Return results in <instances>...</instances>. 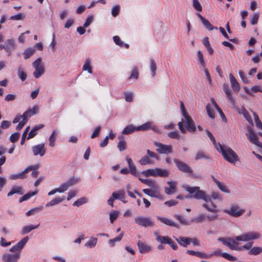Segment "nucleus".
<instances>
[{
  "mask_svg": "<svg viewBox=\"0 0 262 262\" xmlns=\"http://www.w3.org/2000/svg\"><path fill=\"white\" fill-rule=\"evenodd\" d=\"M231 86L235 93H238L240 90V85L236 78L230 73L229 75Z\"/></svg>",
  "mask_w": 262,
  "mask_h": 262,
  "instance_id": "nucleus-21",
  "label": "nucleus"
},
{
  "mask_svg": "<svg viewBox=\"0 0 262 262\" xmlns=\"http://www.w3.org/2000/svg\"><path fill=\"white\" fill-rule=\"evenodd\" d=\"M223 86L227 99L228 100L229 102H230L232 104V105L233 106H235V100L233 97L232 96V91L230 89L228 84L227 83H224Z\"/></svg>",
  "mask_w": 262,
  "mask_h": 262,
  "instance_id": "nucleus-16",
  "label": "nucleus"
},
{
  "mask_svg": "<svg viewBox=\"0 0 262 262\" xmlns=\"http://www.w3.org/2000/svg\"><path fill=\"white\" fill-rule=\"evenodd\" d=\"M125 159L127 163L129 172L130 174L134 176H139V174L137 172L136 167L135 166L132 159L128 156H126Z\"/></svg>",
  "mask_w": 262,
  "mask_h": 262,
  "instance_id": "nucleus-19",
  "label": "nucleus"
},
{
  "mask_svg": "<svg viewBox=\"0 0 262 262\" xmlns=\"http://www.w3.org/2000/svg\"><path fill=\"white\" fill-rule=\"evenodd\" d=\"M82 70L83 71H88V72L90 74L92 73V68L91 66V61L89 59H86L85 63L83 66Z\"/></svg>",
  "mask_w": 262,
  "mask_h": 262,
  "instance_id": "nucleus-49",
  "label": "nucleus"
},
{
  "mask_svg": "<svg viewBox=\"0 0 262 262\" xmlns=\"http://www.w3.org/2000/svg\"><path fill=\"white\" fill-rule=\"evenodd\" d=\"M167 184L169 185V187L165 188V193L168 195L174 193V192L176 191L177 182L173 181H168Z\"/></svg>",
  "mask_w": 262,
  "mask_h": 262,
  "instance_id": "nucleus-27",
  "label": "nucleus"
},
{
  "mask_svg": "<svg viewBox=\"0 0 262 262\" xmlns=\"http://www.w3.org/2000/svg\"><path fill=\"white\" fill-rule=\"evenodd\" d=\"M25 18V15L24 14L21 13H17L15 15H12L10 17V20H23Z\"/></svg>",
  "mask_w": 262,
  "mask_h": 262,
  "instance_id": "nucleus-54",
  "label": "nucleus"
},
{
  "mask_svg": "<svg viewBox=\"0 0 262 262\" xmlns=\"http://www.w3.org/2000/svg\"><path fill=\"white\" fill-rule=\"evenodd\" d=\"M137 129L138 131H144L151 129L156 132H159L158 129L152 124L151 122H147L140 126H137Z\"/></svg>",
  "mask_w": 262,
  "mask_h": 262,
  "instance_id": "nucleus-18",
  "label": "nucleus"
},
{
  "mask_svg": "<svg viewBox=\"0 0 262 262\" xmlns=\"http://www.w3.org/2000/svg\"><path fill=\"white\" fill-rule=\"evenodd\" d=\"M39 226V224L36 225H29L28 226H25L22 228L21 233L23 235L28 234L31 231L37 229Z\"/></svg>",
  "mask_w": 262,
  "mask_h": 262,
  "instance_id": "nucleus-31",
  "label": "nucleus"
},
{
  "mask_svg": "<svg viewBox=\"0 0 262 262\" xmlns=\"http://www.w3.org/2000/svg\"><path fill=\"white\" fill-rule=\"evenodd\" d=\"M261 237L260 234L256 231H252L245 233L241 235L235 236L236 241L248 242L249 241L259 239Z\"/></svg>",
  "mask_w": 262,
  "mask_h": 262,
  "instance_id": "nucleus-7",
  "label": "nucleus"
},
{
  "mask_svg": "<svg viewBox=\"0 0 262 262\" xmlns=\"http://www.w3.org/2000/svg\"><path fill=\"white\" fill-rule=\"evenodd\" d=\"M119 214V212L118 211H114L111 212L110 213V220L111 223H113L114 221L116 220Z\"/></svg>",
  "mask_w": 262,
  "mask_h": 262,
  "instance_id": "nucleus-55",
  "label": "nucleus"
},
{
  "mask_svg": "<svg viewBox=\"0 0 262 262\" xmlns=\"http://www.w3.org/2000/svg\"><path fill=\"white\" fill-rule=\"evenodd\" d=\"M141 173L143 176L146 177L150 176L156 177L155 168L148 169L145 170H143L142 171Z\"/></svg>",
  "mask_w": 262,
  "mask_h": 262,
  "instance_id": "nucleus-43",
  "label": "nucleus"
},
{
  "mask_svg": "<svg viewBox=\"0 0 262 262\" xmlns=\"http://www.w3.org/2000/svg\"><path fill=\"white\" fill-rule=\"evenodd\" d=\"M120 11V7L119 5H115L113 7L112 9V15L114 17H116L118 15L119 12Z\"/></svg>",
  "mask_w": 262,
  "mask_h": 262,
  "instance_id": "nucleus-58",
  "label": "nucleus"
},
{
  "mask_svg": "<svg viewBox=\"0 0 262 262\" xmlns=\"http://www.w3.org/2000/svg\"><path fill=\"white\" fill-rule=\"evenodd\" d=\"M150 69L151 72L152 76L155 77L156 74V64L153 59H151L150 60Z\"/></svg>",
  "mask_w": 262,
  "mask_h": 262,
  "instance_id": "nucleus-52",
  "label": "nucleus"
},
{
  "mask_svg": "<svg viewBox=\"0 0 262 262\" xmlns=\"http://www.w3.org/2000/svg\"><path fill=\"white\" fill-rule=\"evenodd\" d=\"M125 159L127 163L129 172L130 174L134 176H139V174L137 172L136 167L135 166L132 159L128 156H126Z\"/></svg>",
  "mask_w": 262,
  "mask_h": 262,
  "instance_id": "nucleus-20",
  "label": "nucleus"
},
{
  "mask_svg": "<svg viewBox=\"0 0 262 262\" xmlns=\"http://www.w3.org/2000/svg\"><path fill=\"white\" fill-rule=\"evenodd\" d=\"M32 150L33 155L35 156L39 155L40 157H42L45 155L46 152L44 143L39 144L32 146Z\"/></svg>",
  "mask_w": 262,
  "mask_h": 262,
  "instance_id": "nucleus-15",
  "label": "nucleus"
},
{
  "mask_svg": "<svg viewBox=\"0 0 262 262\" xmlns=\"http://www.w3.org/2000/svg\"><path fill=\"white\" fill-rule=\"evenodd\" d=\"M198 60L203 68H206V63L204 59L203 54L200 50L198 51Z\"/></svg>",
  "mask_w": 262,
  "mask_h": 262,
  "instance_id": "nucleus-50",
  "label": "nucleus"
},
{
  "mask_svg": "<svg viewBox=\"0 0 262 262\" xmlns=\"http://www.w3.org/2000/svg\"><path fill=\"white\" fill-rule=\"evenodd\" d=\"M143 192L150 197L155 198L162 201L164 200L163 195L160 193L159 186L154 188L143 189Z\"/></svg>",
  "mask_w": 262,
  "mask_h": 262,
  "instance_id": "nucleus-10",
  "label": "nucleus"
},
{
  "mask_svg": "<svg viewBox=\"0 0 262 262\" xmlns=\"http://www.w3.org/2000/svg\"><path fill=\"white\" fill-rule=\"evenodd\" d=\"M212 179L213 181L216 184L219 188L223 192L229 193L230 191L228 189L226 186L224 184V183L221 182L217 180H216L214 177H212Z\"/></svg>",
  "mask_w": 262,
  "mask_h": 262,
  "instance_id": "nucleus-36",
  "label": "nucleus"
},
{
  "mask_svg": "<svg viewBox=\"0 0 262 262\" xmlns=\"http://www.w3.org/2000/svg\"><path fill=\"white\" fill-rule=\"evenodd\" d=\"M32 66L35 69L33 72V76L35 78H38L44 74L45 70L41 57H39L35 60L32 63Z\"/></svg>",
  "mask_w": 262,
  "mask_h": 262,
  "instance_id": "nucleus-6",
  "label": "nucleus"
},
{
  "mask_svg": "<svg viewBox=\"0 0 262 262\" xmlns=\"http://www.w3.org/2000/svg\"><path fill=\"white\" fill-rule=\"evenodd\" d=\"M227 240L229 241V243H228V247L230 249L232 250H237L239 251L241 248L238 246V241L235 239V237L234 239L231 238H227Z\"/></svg>",
  "mask_w": 262,
  "mask_h": 262,
  "instance_id": "nucleus-26",
  "label": "nucleus"
},
{
  "mask_svg": "<svg viewBox=\"0 0 262 262\" xmlns=\"http://www.w3.org/2000/svg\"><path fill=\"white\" fill-rule=\"evenodd\" d=\"M35 52V49L32 48L26 49L24 52V59H27L32 56Z\"/></svg>",
  "mask_w": 262,
  "mask_h": 262,
  "instance_id": "nucleus-42",
  "label": "nucleus"
},
{
  "mask_svg": "<svg viewBox=\"0 0 262 262\" xmlns=\"http://www.w3.org/2000/svg\"><path fill=\"white\" fill-rule=\"evenodd\" d=\"M97 241L98 239L96 237H91L90 239L85 243L84 246L90 248H93L96 245Z\"/></svg>",
  "mask_w": 262,
  "mask_h": 262,
  "instance_id": "nucleus-38",
  "label": "nucleus"
},
{
  "mask_svg": "<svg viewBox=\"0 0 262 262\" xmlns=\"http://www.w3.org/2000/svg\"><path fill=\"white\" fill-rule=\"evenodd\" d=\"M138 131V130L137 129V127L134 126L132 124H129L124 128L122 131V134L124 135H128L132 133L137 132Z\"/></svg>",
  "mask_w": 262,
  "mask_h": 262,
  "instance_id": "nucleus-34",
  "label": "nucleus"
},
{
  "mask_svg": "<svg viewBox=\"0 0 262 262\" xmlns=\"http://www.w3.org/2000/svg\"><path fill=\"white\" fill-rule=\"evenodd\" d=\"M206 110L209 117L211 118H214V113L213 110L211 108L210 104H208L207 105Z\"/></svg>",
  "mask_w": 262,
  "mask_h": 262,
  "instance_id": "nucleus-62",
  "label": "nucleus"
},
{
  "mask_svg": "<svg viewBox=\"0 0 262 262\" xmlns=\"http://www.w3.org/2000/svg\"><path fill=\"white\" fill-rule=\"evenodd\" d=\"M170 237L168 236H158L157 242L161 244H168Z\"/></svg>",
  "mask_w": 262,
  "mask_h": 262,
  "instance_id": "nucleus-47",
  "label": "nucleus"
},
{
  "mask_svg": "<svg viewBox=\"0 0 262 262\" xmlns=\"http://www.w3.org/2000/svg\"><path fill=\"white\" fill-rule=\"evenodd\" d=\"M28 236H25L17 244L12 246L9 252L4 253L2 256V262H18L20 258L21 250L29 240Z\"/></svg>",
  "mask_w": 262,
  "mask_h": 262,
  "instance_id": "nucleus-2",
  "label": "nucleus"
},
{
  "mask_svg": "<svg viewBox=\"0 0 262 262\" xmlns=\"http://www.w3.org/2000/svg\"><path fill=\"white\" fill-rule=\"evenodd\" d=\"M79 179L75 177L71 178L68 181L62 183L59 187L57 188L59 193H62L67 191L69 188L76 184Z\"/></svg>",
  "mask_w": 262,
  "mask_h": 262,
  "instance_id": "nucleus-11",
  "label": "nucleus"
},
{
  "mask_svg": "<svg viewBox=\"0 0 262 262\" xmlns=\"http://www.w3.org/2000/svg\"><path fill=\"white\" fill-rule=\"evenodd\" d=\"M145 184L151 188H156V187L159 186L157 182L151 179H147Z\"/></svg>",
  "mask_w": 262,
  "mask_h": 262,
  "instance_id": "nucleus-60",
  "label": "nucleus"
},
{
  "mask_svg": "<svg viewBox=\"0 0 262 262\" xmlns=\"http://www.w3.org/2000/svg\"><path fill=\"white\" fill-rule=\"evenodd\" d=\"M117 147L120 151L124 150L126 148L125 142L123 140L119 141L117 145Z\"/></svg>",
  "mask_w": 262,
  "mask_h": 262,
  "instance_id": "nucleus-61",
  "label": "nucleus"
},
{
  "mask_svg": "<svg viewBox=\"0 0 262 262\" xmlns=\"http://www.w3.org/2000/svg\"><path fill=\"white\" fill-rule=\"evenodd\" d=\"M156 177H167L168 176V171L166 169H163L159 168H155Z\"/></svg>",
  "mask_w": 262,
  "mask_h": 262,
  "instance_id": "nucleus-37",
  "label": "nucleus"
},
{
  "mask_svg": "<svg viewBox=\"0 0 262 262\" xmlns=\"http://www.w3.org/2000/svg\"><path fill=\"white\" fill-rule=\"evenodd\" d=\"M18 76L19 78L21 79L22 81H24L26 78H27V74L26 73L23 71L22 68L19 67L18 69Z\"/></svg>",
  "mask_w": 262,
  "mask_h": 262,
  "instance_id": "nucleus-51",
  "label": "nucleus"
},
{
  "mask_svg": "<svg viewBox=\"0 0 262 262\" xmlns=\"http://www.w3.org/2000/svg\"><path fill=\"white\" fill-rule=\"evenodd\" d=\"M174 217L176 218L181 224L184 225H189L190 223L187 221L185 219L180 215H174Z\"/></svg>",
  "mask_w": 262,
  "mask_h": 262,
  "instance_id": "nucleus-57",
  "label": "nucleus"
},
{
  "mask_svg": "<svg viewBox=\"0 0 262 262\" xmlns=\"http://www.w3.org/2000/svg\"><path fill=\"white\" fill-rule=\"evenodd\" d=\"M139 162L141 165H145L146 164H150L152 163V161L150 159L148 156L143 157L139 161Z\"/></svg>",
  "mask_w": 262,
  "mask_h": 262,
  "instance_id": "nucleus-45",
  "label": "nucleus"
},
{
  "mask_svg": "<svg viewBox=\"0 0 262 262\" xmlns=\"http://www.w3.org/2000/svg\"><path fill=\"white\" fill-rule=\"evenodd\" d=\"M182 187L192 195L186 196V198H193L196 200H203L206 203L202 204V206L208 211L211 213H217L219 210L217 209V206L212 202L213 200L221 201L222 200L221 196L218 192H212L211 196L206 194V192L200 190L199 186L191 187L189 185H183Z\"/></svg>",
  "mask_w": 262,
  "mask_h": 262,
  "instance_id": "nucleus-1",
  "label": "nucleus"
},
{
  "mask_svg": "<svg viewBox=\"0 0 262 262\" xmlns=\"http://www.w3.org/2000/svg\"><path fill=\"white\" fill-rule=\"evenodd\" d=\"M216 150L222 154L227 161L230 163L234 164L239 161L237 155L229 147L219 144V149Z\"/></svg>",
  "mask_w": 262,
  "mask_h": 262,
  "instance_id": "nucleus-3",
  "label": "nucleus"
},
{
  "mask_svg": "<svg viewBox=\"0 0 262 262\" xmlns=\"http://www.w3.org/2000/svg\"><path fill=\"white\" fill-rule=\"evenodd\" d=\"M248 130L249 134H247L246 136L249 141L258 146H260L261 143L259 142L258 138L254 133L253 129L251 127H248Z\"/></svg>",
  "mask_w": 262,
  "mask_h": 262,
  "instance_id": "nucleus-14",
  "label": "nucleus"
},
{
  "mask_svg": "<svg viewBox=\"0 0 262 262\" xmlns=\"http://www.w3.org/2000/svg\"><path fill=\"white\" fill-rule=\"evenodd\" d=\"M58 134V130L57 129H54L52 134L49 137V145L51 147H54L55 145V141L56 139V137Z\"/></svg>",
  "mask_w": 262,
  "mask_h": 262,
  "instance_id": "nucleus-35",
  "label": "nucleus"
},
{
  "mask_svg": "<svg viewBox=\"0 0 262 262\" xmlns=\"http://www.w3.org/2000/svg\"><path fill=\"white\" fill-rule=\"evenodd\" d=\"M262 252V248L259 247H253L248 252V254L257 255Z\"/></svg>",
  "mask_w": 262,
  "mask_h": 262,
  "instance_id": "nucleus-44",
  "label": "nucleus"
},
{
  "mask_svg": "<svg viewBox=\"0 0 262 262\" xmlns=\"http://www.w3.org/2000/svg\"><path fill=\"white\" fill-rule=\"evenodd\" d=\"M5 51L8 53V55H10L15 49L16 46L15 40L12 38L7 39L5 41Z\"/></svg>",
  "mask_w": 262,
  "mask_h": 262,
  "instance_id": "nucleus-17",
  "label": "nucleus"
},
{
  "mask_svg": "<svg viewBox=\"0 0 262 262\" xmlns=\"http://www.w3.org/2000/svg\"><path fill=\"white\" fill-rule=\"evenodd\" d=\"M240 78H241L242 81L245 84H248L250 83V81L248 79V77L245 74V73L243 71H239L238 72Z\"/></svg>",
  "mask_w": 262,
  "mask_h": 262,
  "instance_id": "nucleus-56",
  "label": "nucleus"
},
{
  "mask_svg": "<svg viewBox=\"0 0 262 262\" xmlns=\"http://www.w3.org/2000/svg\"><path fill=\"white\" fill-rule=\"evenodd\" d=\"M135 222L138 225L145 228L151 227L155 225V222L151 217L143 215L136 216L135 218Z\"/></svg>",
  "mask_w": 262,
  "mask_h": 262,
  "instance_id": "nucleus-5",
  "label": "nucleus"
},
{
  "mask_svg": "<svg viewBox=\"0 0 262 262\" xmlns=\"http://www.w3.org/2000/svg\"><path fill=\"white\" fill-rule=\"evenodd\" d=\"M211 157L209 154H205L203 151H198L195 155V160H199L202 159H210Z\"/></svg>",
  "mask_w": 262,
  "mask_h": 262,
  "instance_id": "nucleus-40",
  "label": "nucleus"
},
{
  "mask_svg": "<svg viewBox=\"0 0 262 262\" xmlns=\"http://www.w3.org/2000/svg\"><path fill=\"white\" fill-rule=\"evenodd\" d=\"M154 145L157 147L156 151L159 154L168 155L173 152L171 145H166L158 142H155Z\"/></svg>",
  "mask_w": 262,
  "mask_h": 262,
  "instance_id": "nucleus-9",
  "label": "nucleus"
},
{
  "mask_svg": "<svg viewBox=\"0 0 262 262\" xmlns=\"http://www.w3.org/2000/svg\"><path fill=\"white\" fill-rule=\"evenodd\" d=\"M198 17L201 20L203 25L208 30L212 31L214 29L217 30V28L214 27L212 26L208 20L206 19L204 17H203L200 13H197Z\"/></svg>",
  "mask_w": 262,
  "mask_h": 262,
  "instance_id": "nucleus-23",
  "label": "nucleus"
},
{
  "mask_svg": "<svg viewBox=\"0 0 262 262\" xmlns=\"http://www.w3.org/2000/svg\"><path fill=\"white\" fill-rule=\"evenodd\" d=\"M206 133L208 136V137L210 138V140L212 142L214 147L216 148V149H219V145L221 144L220 143H216L215 141V139L212 134L211 132H210L208 130H206Z\"/></svg>",
  "mask_w": 262,
  "mask_h": 262,
  "instance_id": "nucleus-53",
  "label": "nucleus"
},
{
  "mask_svg": "<svg viewBox=\"0 0 262 262\" xmlns=\"http://www.w3.org/2000/svg\"><path fill=\"white\" fill-rule=\"evenodd\" d=\"M237 111L239 114H242L244 116L247 121H248L250 123H252V119L248 111L244 107H242L241 109L238 108L237 109Z\"/></svg>",
  "mask_w": 262,
  "mask_h": 262,
  "instance_id": "nucleus-30",
  "label": "nucleus"
},
{
  "mask_svg": "<svg viewBox=\"0 0 262 262\" xmlns=\"http://www.w3.org/2000/svg\"><path fill=\"white\" fill-rule=\"evenodd\" d=\"M213 254L215 255L221 256L222 257H224V258H225L230 261H235L237 260V258L236 257H235L228 253H226V252L222 253L221 252V251L220 250L214 252Z\"/></svg>",
  "mask_w": 262,
  "mask_h": 262,
  "instance_id": "nucleus-25",
  "label": "nucleus"
},
{
  "mask_svg": "<svg viewBox=\"0 0 262 262\" xmlns=\"http://www.w3.org/2000/svg\"><path fill=\"white\" fill-rule=\"evenodd\" d=\"M24 191L23 190V188L21 186H12L11 190L8 193V196L12 195L14 194L17 193L19 194H24Z\"/></svg>",
  "mask_w": 262,
  "mask_h": 262,
  "instance_id": "nucleus-29",
  "label": "nucleus"
},
{
  "mask_svg": "<svg viewBox=\"0 0 262 262\" xmlns=\"http://www.w3.org/2000/svg\"><path fill=\"white\" fill-rule=\"evenodd\" d=\"M224 212L233 217H238L242 215L245 212V210L244 209L240 208L236 205H233L231 206L229 209L224 210Z\"/></svg>",
  "mask_w": 262,
  "mask_h": 262,
  "instance_id": "nucleus-12",
  "label": "nucleus"
},
{
  "mask_svg": "<svg viewBox=\"0 0 262 262\" xmlns=\"http://www.w3.org/2000/svg\"><path fill=\"white\" fill-rule=\"evenodd\" d=\"M193 7L198 11L201 12L202 10V6L198 0H192Z\"/></svg>",
  "mask_w": 262,
  "mask_h": 262,
  "instance_id": "nucleus-59",
  "label": "nucleus"
},
{
  "mask_svg": "<svg viewBox=\"0 0 262 262\" xmlns=\"http://www.w3.org/2000/svg\"><path fill=\"white\" fill-rule=\"evenodd\" d=\"M37 193V191L29 192L26 193V194L24 195L22 197L20 198L19 201L20 203H21L23 201H27L29 200L30 198H31L32 196L36 195Z\"/></svg>",
  "mask_w": 262,
  "mask_h": 262,
  "instance_id": "nucleus-41",
  "label": "nucleus"
},
{
  "mask_svg": "<svg viewBox=\"0 0 262 262\" xmlns=\"http://www.w3.org/2000/svg\"><path fill=\"white\" fill-rule=\"evenodd\" d=\"M137 246L139 252L142 254L148 253L152 250V248L150 246L141 242V241H139L138 242Z\"/></svg>",
  "mask_w": 262,
  "mask_h": 262,
  "instance_id": "nucleus-22",
  "label": "nucleus"
},
{
  "mask_svg": "<svg viewBox=\"0 0 262 262\" xmlns=\"http://www.w3.org/2000/svg\"><path fill=\"white\" fill-rule=\"evenodd\" d=\"M156 217L158 220L167 226L179 228L178 224L170 219L160 216H157Z\"/></svg>",
  "mask_w": 262,
  "mask_h": 262,
  "instance_id": "nucleus-24",
  "label": "nucleus"
},
{
  "mask_svg": "<svg viewBox=\"0 0 262 262\" xmlns=\"http://www.w3.org/2000/svg\"><path fill=\"white\" fill-rule=\"evenodd\" d=\"M38 165L29 166L21 172L14 173L10 175L9 177V179L13 180H16L17 179H24L27 178V174L29 171L31 170H35L38 169Z\"/></svg>",
  "mask_w": 262,
  "mask_h": 262,
  "instance_id": "nucleus-8",
  "label": "nucleus"
},
{
  "mask_svg": "<svg viewBox=\"0 0 262 262\" xmlns=\"http://www.w3.org/2000/svg\"><path fill=\"white\" fill-rule=\"evenodd\" d=\"M178 125L183 134H185L186 130L190 133H194L196 130L194 122L189 115L184 116V119L178 123Z\"/></svg>",
  "mask_w": 262,
  "mask_h": 262,
  "instance_id": "nucleus-4",
  "label": "nucleus"
},
{
  "mask_svg": "<svg viewBox=\"0 0 262 262\" xmlns=\"http://www.w3.org/2000/svg\"><path fill=\"white\" fill-rule=\"evenodd\" d=\"M43 209L42 206H39L36 207L32 208L26 213V215L27 216H29L35 214V213L40 212Z\"/></svg>",
  "mask_w": 262,
  "mask_h": 262,
  "instance_id": "nucleus-39",
  "label": "nucleus"
},
{
  "mask_svg": "<svg viewBox=\"0 0 262 262\" xmlns=\"http://www.w3.org/2000/svg\"><path fill=\"white\" fill-rule=\"evenodd\" d=\"M176 240L182 246L187 247L190 244L189 237L180 236L176 238Z\"/></svg>",
  "mask_w": 262,
  "mask_h": 262,
  "instance_id": "nucleus-33",
  "label": "nucleus"
},
{
  "mask_svg": "<svg viewBox=\"0 0 262 262\" xmlns=\"http://www.w3.org/2000/svg\"><path fill=\"white\" fill-rule=\"evenodd\" d=\"M20 137L18 133H14L12 134L10 137V140L12 143H15L18 141Z\"/></svg>",
  "mask_w": 262,
  "mask_h": 262,
  "instance_id": "nucleus-63",
  "label": "nucleus"
},
{
  "mask_svg": "<svg viewBox=\"0 0 262 262\" xmlns=\"http://www.w3.org/2000/svg\"><path fill=\"white\" fill-rule=\"evenodd\" d=\"M88 202V199L85 197L81 198L78 199L73 203V206L79 207L83 204L86 203Z\"/></svg>",
  "mask_w": 262,
  "mask_h": 262,
  "instance_id": "nucleus-48",
  "label": "nucleus"
},
{
  "mask_svg": "<svg viewBox=\"0 0 262 262\" xmlns=\"http://www.w3.org/2000/svg\"><path fill=\"white\" fill-rule=\"evenodd\" d=\"M125 192L123 190H119L116 192H114L112 196L114 199L120 200L124 203H126L127 201L124 200L125 198Z\"/></svg>",
  "mask_w": 262,
  "mask_h": 262,
  "instance_id": "nucleus-28",
  "label": "nucleus"
},
{
  "mask_svg": "<svg viewBox=\"0 0 262 262\" xmlns=\"http://www.w3.org/2000/svg\"><path fill=\"white\" fill-rule=\"evenodd\" d=\"M123 236V233H120L118 235V236H117L115 238H114L113 239H111L108 240V244L110 245V246L111 247H113L115 246V242H120L122 239Z\"/></svg>",
  "mask_w": 262,
  "mask_h": 262,
  "instance_id": "nucleus-46",
  "label": "nucleus"
},
{
  "mask_svg": "<svg viewBox=\"0 0 262 262\" xmlns=\"http://www.w3.org/2000/svg\"><path fill=\"white\" fill-rule=\"evenodd\" d=\"M259 17V13L256 12L253 15L251 16L250 23L251 25H254L257 23Z\"/></svg>",
  "mask_w": 262,
  "mask_h": 262,
  "instance_id": "nucleus-64",
  "label": "nucleus"
},
{
  "mask_svg": "<svg viewBox=\"0 0 262 262\" xmlns=\"http://www.w3.org/2000/svg\"><path fill=\"white\" fill-rule=\"evenodd\" d=\"M173 162H174L179 170L189 174L192 173L193 171L191 167L186 163L180 161L177 159H173Z\"/></svg>",
  "mask_w": 262,
  "mask_h": 262,
  "instance_id": "nucleus-13",
  "label": "nucleus"
},
{
  "mask_svg": "<svg viewBox=\"0 0 262 262\" xmlns=\"http://www.w3.org/2000/svg\"><path fill=\"white\" fill-rule=\"evenodd\" d=\"M65 199L64 196L56 197L46 204V207L53 206L58 205L63 202Z\"/></svg>",
  "mask_w": 262,
  "mask_h": 262,
  "instance_id": "nucleus-32",
  "label": "nucleus"
}]
</instances>
